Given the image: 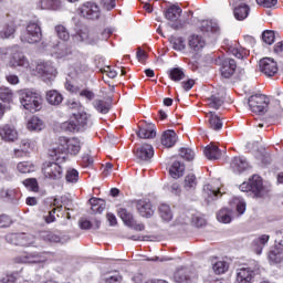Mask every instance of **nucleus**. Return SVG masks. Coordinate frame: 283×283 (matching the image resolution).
<instances>
[{"mask_svg":"<svg viewBox=\"0 0 283 283\" xmlns=\"http://www.w3.org/2000/svg\"><path fill=\"white\" fill-rule=\"evenodd\" d=\"M137 211L143 218H151L154 216V207L149 200H138Z\"/></svg>","mask_w":283,"mask_h":283,"instance_id":"obj_21","label":"nucleus"},{"mask_svg":"<svg viewBox=\"0 0 283 283\" xmlns=\"http://www.w3.org/2000/svg\"><path fill=\"white\" fill-rule=\"evenodd\" d=\"M203 154L208 160H219V158L222 157V151L216 145H208L205 148Z\"/></svg>","mask_w":283,"mask_h":283,"instance_id":"obj_31","label":"nucleus"},{"mask_svg":"<svg viewBox=\"0 0 283 283\" xmlns=\"http://www.w3.org/2000/svg\"><path fill=\"white\" fill-rule=\"evenodd\" d=\"M135 156L139 160H150V158H154V146L149 144H143L142 146L137 147Z\"/></svg>","mask_w":283,"mask_h":283,"instance_id":"obj_20","label":"nucleus"},{"mask_svg":"<svg viewBox=\"0 0 283 283\" xmlns=\"http://www.w3.org/2000/svg\"><path fill=\"white\" fill-rule=\"evenodd\" d=\"M19 102L21 107L31 114L41 112V107H43V97H41V94L30 88L19 91Z\"/></svg>","mask_w":283,"mask_h":283,"instance_id":"obj_2","label":"nucleus"},{"mask_svg":"<svg viewBox=\"0 0 283 283\" xmlns=\"http://www.w3.org/2000/svg\"><path fill=\"white\" fill-rule=\"evenodd\" d=\"M169 175L175 179L181 178L185 175V164L178 160L174 161L169 168Z\"/></svg>","mask_w":283,"mask_h":283,"instance_id":"obj_35","label":"nucleus"},{"mask_svg":"<svg viewBox=\"0 0 283 283\" xmlns=\"http://www.w3.org/2000/svg\"><path fill=\"white\" fill-rule=\"evenodd\" d=\"M189 48L195 52H200L205 48V40L199 35H191L189 38Z\"/></svg>","mask_w":283,"mask_h":283,"instance_id":"obj_42","label":"nucleus"},{"mask_svg":"<svg viewBox=\"0 0 283 283\" xmlns=\"http://www.w3.org/2000/svg\"><path fill=\"white\" fill-rule=\"evenodd\" d=\"M159 216L164 222H171V220H174V212L167 203H161L159 206Z\"/></svg>","mask_w":283,"mask_h":283,"instance_id":"obj_38","label":"nucleus"},{"mask_svg":"<svg viewBox=\"0 0 283 283\" xmlns=\"http://www.w3.org/2000/svg\"><path fill=\"white\" fill-rule=\"evenodd\" d=\"M231 167L234 171V174H242V171H245V169L249 168V163H247V159L242 157H234Z\"/></svg>","mask_w":283,"mask_h":283,"instance_id":"obj_33","label":"nucleus"},{"mask_svg":"<svg viewBox=\"0 0 283 283\" xmlns=\"http://www.w3.org/2000/svg\"><path fill=\"white\" fill-rule=\"evenodd\" d=\"M248 105L253 114H265L269 107V97L262 94H255L250 96Z\"/></svg>","mask_w":283,"mask_h":283,"instance_id":"obj_8","label":"nucleus"},{"mask_svg":"<svg viewBox=\"0 0 283 283\" xmlns=\"http://www.w3.org/2000/svg\"><path fill=\"white\" fill-rule=\"evenodd\" d=\"M240 191H243L245 193H253L255 197L262 196V191L264 189V185L262 184V177L258 175H253L252 178L249 179V181H244L239 187Z\"/></svg>","mask_w":283,"mask_h":283,"instance_id":"obj_7","label":"nucleus"},{"mask_svg":"<svg viewBox=\"0 0 283 283\" xmlns=\"http://www.w3.org/2000/svg\"><path fill=\"white\" fill-rule=\"evenodd\" d=\"M55 34L61 41H70V31L63 24H56Z\"/></svg>","mask_w":283,"mask_h":283,"instance_id":"obj_46","label":"nucleus"},{"mask_svg":"<svg viewBox=\"0 0 283 283\" xmlns=\"http://www.w3.org/2000/svg\"><path fill=\"white\" fill-rule=\"evenodd\" d=\"M260 268H241L237 270L235 283H253L255 275H259Z\"/></svg>","mask_w":283,"mask_h":283,"instance_id":"obj_15","label":"nucleus"},{"mask_svg":"<svg viewBox=\"0 0 283 283\" xmlns=\"http://www.w3.org/2000/svg\"><path fill=\"white\" fill-rule=\"evenodd\" d=\"M90 126H92V115L85 111L74 113L72 120L63 124V128L69 132H83V129H87Z\"/></svg>","mask_w":283,"mask_h":283,"instance_id":"obj_4","label":"nucleus"},{"mask_svg":"<svg viewBox=\"0 0 283 283\" xmlns=\"http://www.w3.org/2000/svg\"><path fill=\"white\" fill-rule=\"evenodd\" d=\"M19 174H32L34 171V166L30 161H20L17 165Z\"/></svg>","mask_w":283,"mask_h":283,"instance_id":"obj_51","label":"nucleus"},{"mask_svg":"<svg viewBox=\"0 0 283 283\" xmlns=\"http://www.w3.org/2000/svg\"><path fill=\"white\" fill-rule=\"evenodd\" d=\"M46 101L50 105H61L63 103V95L57 91H49L46 93Z\"/></svg>","mask_w":283,"mask_h":283,"instance_id":"obj_43","label":"nucleus"},{"mask_svg":"<svg viewBox=\"0 0 283 283\" xmlns=\"http://www.w3.org/2000/svg\"><path fill=\"white\" fill-rule=\"evenodd\" d=\"M9 53L12 54L9 61L10 67L34 74V70L30 66V61L21 51H14V49H0V59H6Z\"/></svg>","mask_w":283,"mask_h":283,"instance_id":"obj_3","label":"nucleus"},{"mask_svg":"<svg viewBox=\"0 0 283 283\" xmlns=\"http://www.w3.org/2000/svg\"><path fill=\"white\" fill-rule=\"evenodd\" d=\"M190 222L195 226V227H205V224H207V220H205V217L200 216V214H195Z\"/></svg>","mask_w":283,"mask_h":283,"instance_id":"obj_60","label":"nucleus"},{"mask_svg":"<svg viewBox=\"0 0 283 283\" xmlns=\"http://www.w3.org/2000/svg\"><path fill=\"white\" fill-rule=\"evenodd\" d=\"M65 178L67 182H78V170L69 169Z\"/></svg>","mask_w":283,"mask_h":283,"instance_id":"obj_59","label":"nucleus"},{"mask_svg":"<svg viewBox=\"0 0 283 283\" xmlns=\"http://www.w3.org/2000/svg\"><path fill=\"white\" fill-rule=\"evenodd\" d=\"M276 235L275 247L271 249L268 255L270 262L273 264H280L283 260V233L277 232Z\"/></svg>","mask_w":283,"mask_h":283,"instance_id":"obj_12","label":"nucleus"},{"mask_svg":"<svg viewBox=\"0 0 283 283\" xmlns=\"http://www.w3.org/2000/svg\"><path fill=\"white\" fill-rule=\"evenodd\" d=\"M0 138L6 143H14L19 138V133L14 125L4 124L0 126Z\"/></svg>","mask_w":283,"mask_h":283,"instance_id":"obj_18","label":"nucleus"},{"mask_svg":"<svg viewBox=\"0 0 283 283\" xmlns=\"http://www.w3.org/2000/svg\"><path fill=\"white\" fill-rule=\"evenodd\" d=\"M24 187L31 191H39V182L34 178H29L23 181Z\"/></svg>","mask_w":283,"mask_h":283,"instance_id":"obj_58","label":"nucleus"},{"mask_svg":"<svg viewBox=\"0 0 283 283\" xmlns=\"http://www.w3.org/2000/svg\"><path fill=\"white\" fill-rule=\"evenodd\" d=\"M19 272H6L0 274V283H17Z\"/></svg>","mask_w":283,"mask_h":283,"instance_id":"obj_48","label":"nucleus"},{"mask_svg":"<svg viewBox=\"0 0 283 283\" xmlns=\"http://www.w3.org/2000/svg\"><path fill=\"white\" fill-rule=\"evenodd\" d=\"M43 39V32L41 31V22L39 20L36 21H30L27 24L25 32L21 35L22 43H39Z\"/></svg>","mask_w":283,"mask_h":283,"instance_id":"obj_5","label":"nucleus"},{"mask_svg":"<svg viewBox=\"0 0 283 283\" xmlns=\"http://www.w3.org/2000/svg\"><path fill=\"white\" fill-rule=\"evenodd\" d=\"M223 103H224V97L212 95L210 98H208V105L212 109H220Z\"/></svg>","mask_w":283,"mask_h":283,"instance_id":"obj_53","label":"nucleus"},{"mask_svg":"<svg viewBox=\"0 0 283 283\" xmlns=\"http://www.w3.org/2000/svg\"><path fill=\"white\" fill-rule=\"evenodd\" d=\"M169 77L175 82L182 81V78H185V71L178 67L171 69L169 72Z\"/></svg>","mask_w":283,"mask_h":283,"instance_id":"obj_55","label":"nucleus"},{"mask_svg":"<svg viewBox=\"0 0 283 283\" xmlns=\"http://www.w3.org/2000/svg\"><path fill=\"white\" fill-rule=\"evenodd\" d=\"M234 202H237L238 213H240V216H242V213H244V211H247V203L240 198H234Z\"/></svg>","mask_w":283,"mask_h":283,"instance_id":"obj_62","label":"nucleus"},{"mask_svg":"<svg viewBox=\"0 0 283 283\" xmlns=\"http://www.w3.org/2000/svg\"><path fill=\"white\" fill-rule=\"evenodd\" d=\"M170 43H172L174 50L177 52H182L187 48V42L185 38H171Z\"/></svg>","mask_w":283,"mask_h":283,"instance_id":"obj_52","label":"nucleus"},{"mask_svg":"<svg viewBox=\"0 0 283 283\" xmlns=\"http://www.w3.org/2000/svg\"><path fill=\"white\" fill-rule=\"evenodd\" d=\"M176 143H178V135L176 134V132L171 129L164 132L161 136V145H164V147H174Z\"/></svg>","mask_w":283,"mask_h":283,"instance_id":"obj_24","label":"nucleus"},{"mask_svg":"<svg viewBox=\"0 0 283 283\" xmlns=\"http://www.w3.org/2000/svg\"><path fill=\"white\" fill-rule=\"evenodd\" d=\"M226 50L229 52V54L235 56V59H242L247 56V50L241 49L238 44H227Z\"/></svg>","mask_w":283,"mask_h":283,"instance_id":"obj_40","label":"nucleus"},{"mask_svg":"<svg viewBox=\"0 0 283 283\" xmlns=\"http://www.w3.org/2000/svg\"><path fill=\"white\" fill-rule=\"evenodd\" d=\"M12 224V219L6 214L0 216V228L6 229V227H10Z\"/></svg>","mask_w":283,"mask_h":283,"instance_id":"obj_64","label":"nucleus"},{"mask_svg":"<svg viewBox=\"0 0 283 283\" xmlns=\"http://www.w3.org/2000/svg\"><path fill=\"white\" fill-rule=\"evenodd\" d=\"M78 12L84 19H98L101 17V8L94 2H86L80 9Z\"/></svg>","mask_w":283,"mask_h":283,"instance_id":"obj_17","label":"nucleus"},{"mask_svg":"<svg viewBox=\"0 0 283 283\" xmlns=\"http://www.w3.org/2000/svg\"><path fill=\"white\" fill-rule=\"evenodd\" d=\"M80 151L81 140L78 138L60 137L59 143L49 150V156L57 163H65V154L77 156Z\"/></svg>","mask_w":283,"mask_h":283,"instance_id":"obj_1","label":"nucleus"},{"mask_svg":"<svg viewBox=\"0 0 283 283\" xmlns=\"http://www.w3.org/2000/svg\"><path fill=\"white\" fill-rule=\"evenodd\" d=\"M137 136L139 138H156V126L154 124H148L139 127Z\"/></svg>","mask_w":283,"mask_h":283,"instance_id":"obj_32","label":"nucleus"},{"mask_svg":"<svg viewBox=\"0 0 283 283\" xmlns=\"http://www.w3.org/2000/svg\"><path fill=\"white\" fill-rule=\"evenodd\" d=\"M61 8V0H39L36 2L38 10H59Z\"/></svg>","mask_w":283,"mask_h":283,"instance_id":"obj_29","label":"nucleus"},{"mask_svg":"<svg viewBox=\"0 0 283 283\" xmlns=\"http://www.w3.org/2000/svg\"><path fill=\"white\" fill-rule=\"evenodd\" d=\"M74 43H85L86 45H96L98 39H96V32L90 31L87 28L78 30L72 35Z\"/></svg>","mask_w":283,"mask_h":283,"instance_id":"obj_11","label":"nucleus"},{"mask_svg":"<svg viewBox=\"0 0 283 283\" xmlns=\"http://www.w3.org/2000/svg\"><path fill=\"white\" fill-rule=\"evenodd\" d=\"M196 187H198V179H196V175H187L184 180V191L186 196H190L196 191Z\"/></svg>","mask_w":283,"mask_h":283,"instance_id":"obj_23","label":"nucleus"},{"mask_svg":"<svg viewBox=\"0 0 283 283\" xmlns=\"http://www.w3.org/2000/svg\"><path fill=\"white\" fill-rule=\"evenodd\" d=\"M201 32H218V23L211 20H202L200 23Z\"/></svg>","mask_w":283,"mask_h":283,"instance_id":"obj_47","label":"nucleus"},{"mask_svg":"<svg viewBox=\"0 0 283 283\" xmlns=\"http://www.w3.org/2000/svg\"><path fill=\"white\" fill-rule=\"evenodd\" d=\"M50 258L48 252H31L23 253L15 258L18 264H45Z\"/></svg>","mask_w":283,"mask_h":283,"instance_id":"obj_6","label":"nucleus"},{"mask_svg":"<svg viewBox=\"0 0 283 283\" xmlns=\"http://www.w3.org/2000/svg\"><path fill=\"white\" fill-rule=\"evenodd\" d=\"M61 161H49L43 165L42 171L44 178L49 180H61L63 178V167L59 165Z\"/></svg>","mask_w":283,"mask_h":283,"instance_id":"obj_10","label":"nucleus"},{"mask_svg":"<svg viewBox=\"0 0 283 283\" xmlns=\"http://www.w3.org/2000/svg\"><path fill=\"white\" fill-rule=\"evenodd\" d=\"M80 227L81 229H101V220L95 219L93 223L88 220H81Z\"/></svg>","mask_w":283,"mask_h":283,"instance_id":"obj_54","label":"nucleus"},{"mask_svg":"<svg viewBox=\"0 0 283 283\" xmlns=\"http://www.w3.org/2000/svg\"><path fill=\"white\" fill-rule=\"evenodd\" d=\"M212 269L217 275H222V273H227V271H229V263L224 261H217L212 264Z\"/></svg>","mask_w":283,"mask_h":283,"instance_id":"obj_50","label":"nucleus"},{"mask_svg":"<svg viewBox=\"0 0 283 283\" xmlns=\"http://www.w3.org/2000/svg\"><path fill=\"white\" fill-rule=\"evenodd\" d=\"M90 203L93 213H103V211H105V203L103 199L91 198Z\"/></svg>","mask_w":283,"mask_h":283,"instance_id":"obj_45","label":"nucleus"},{"mask_svg":"<svg viewBox=\"0 0 283 283\" xmlns=\"http://www.w3.org/2000/svg\"><path fill=\"white\" fill-rule=\"evenodd\" d=\"M217 220L222 224H229L231 220H233V210L229 208H222L217 213Z\"/></svg>","mask_w":283,"mask_h":283,"instance_id":"obj_34","label":"nucleus"},{"mask_svg":"<svg viewBox=\"0 0 283 283\" xmlns=\"http://www.w3.org/2000/svg\"><path fill=\"white\" fill-rule=\"evenodd\" d=\"M259 70L268 77L275 76L277 74V62L271 57H263L259 62Z\"/></svg>","mask_w":283,"mask_h":283,"instance_id":"obj_16","label":"nucleus"},{"mask_svg":"<svg viewBox=\"0 0 283 283\" xmlns=\"http://www.w3.org/2000/svg\"><path fill=\"white\" fill-rule=\"evenodd\" d=\"M72 54V49L67 46L64 42H57L54 46L53 56L56 59H65Z\"/></svg>","mask_w":283,"mask_h":283,"instance_id":"obj_26","label":"nucleus"},{"mask_svg":"<svg viewBox=\"0 0 283 283\" xmlns=\"http://www.w3.org/2000/svg\"><path fill=\"white\" fill-rule=\"evenodd\" d=\"M118 216L120 220H123L124 224L126 227H129L130 229H134L135 231H145V224L135 221L134 214H132L127 209L120 208L118 210Z\"/></svg>","mask_w":283,"mask_h":283,"instance_id":"obj_14","label":"nucleus"},{"mask_svg":"<svg viewBox=\"0 0 283 283\" xmlns=\"http://www.w3.org/2000/svg\"><path fill=\"white\" fill-rule=\"evenodd\" d=\"M219 193L220 188H213L211 185L203 186V198H206L207 202L216 200Z\"/></svg>","mask_w":283,"mask_h":283,"instance_id":"obj_37","label":"nucleus"},{"mask_svg":"<svg viewBox=\"0 0 283 283\" xmlns=\"http://www.w3.org/2000/svg\"><path fill=\"white\" fill-rule=\"evenodd\" d=\"M207 118L210 129H213V132H220V129H222L223 123L220 116H218V114L209 112L207 113Z\"/></svg>","mask_w":283,"mask_h":283,"instance_id":"obj_30","label":"nucleus"},{"mask_svg":"<svg viewBox=\"0 0 283 283\" xmlns=\"http://www.w3.org/2000/svg\"><path fill=\"white\" fill-rule=\"evenodd\" d=\"M174 280L177 283H189L191 282V270L187 268L178 269L174 274Z\"/></svg>","mask_w":283,"mask_h":283,"instance_id":"obj_25","label":"nucleus"},{"mask_svg":"<svg viewBox=\"0 0 283 283\" xmlns=\"http://www.w3.org/2000/svg\"><path fill=\"white\" fill-rule=\"evenodd\" d=\"M237 67L238 64L235 63V60L229 57L224 59L221 62L220 67L221 76H223V78H231V76L235 74Z\"/></svg>","mask_w":283,"mask_h":283,"instance_id":"obj_19","label":"nucleus"},{"mask_svg":"<svg viewBox=\"0 0 283 283\" xmlns=\"http://www.w3.org/2000/svg\"><path fill=\"white\" fill-rule=\"evenodd\" d=\"M112 34H114V30L105 29L101 34L96 33L95 39H98V42L107 41V39H109V36H112Z\"/></svg>","mask_w":283,"mask_h":283,"instance_id":"obj_61","label":"nucleus"},{"mask_svg":"<svg viewBox=\"0 0 283 283\" xmlns=\"http://www.w3.org/2000/svg\"><path fill=\"white\" fill-rule=\"evenodd\" d=\"M14 32H17V27L13 22L7 23L3 25L2 30L0 31L1 39H10L14 36Z\"/></svg>","mask_w":283,"mask_h":283,"instance_id":"obj_44","label":"nucleus"},{"mask_svg":"<svg viewBox=\"0 0 283 283\" xmlns=\"http://www.w3.org/2000/svg\"><path fill=\"white\" fill-rule=\"evenodd\" d=\"M269 240H270L269 234H263L253 241L254 251H255L256 255H262L264 245L266 244V242H269Z\"/></svg>","mask_w":283,"mask_h":283,"instance_id":"obj_41","label":"nucleus"},{"mask_svg":"<svg viewBox=\"0 0 283 283\" xmlns=\"http://www.w3.org/2000/svg\"><path fill=\"white\" fill-rule=\"evenodd\" d=\"M249 12H251V8L247 3H239L233 9L234 19L237 21H244L249 17Z\"/></svg>","mask_w":283,"mask_h":283,"instance_id":"obj_22","label":"nucleus"},{"mask_svg":"<svg viewBox=\"0 0 283 283\" xmlns=\"http://www.w3.org/2000/svg\"><path fill=\"white\" fill-rule=\"evenodd\" d=\"M93 107L99 114H107L109 112V104L107 102H105L104 99H95L93 102Z\"/></svg>","mask_w":283,"mask_h":283,"instance_id":"obj_49","label":"nucleus"},{"mask_svg":"<svg viewBox=\"0 0 283 283\" xmlns=\"http://www.w3.org/2000/svg\"><path fill=\"white\" fill-rule=\"evenodd\" d=\"M0 101L7 103V105H12L14 103V93H12V90L4 86L0 87Z\"/></svg>","mask_w":283,"mask_h":283,"instance_id":"obj_39","label":"nucleus"},{"mask_svg":"<svg viewBox=\"0 0 283 283\" xmlns=\"http://www.w3.org/2000/svg\"><path fill=\"white\" fill-rule=\"evenodd\" d=\"M6 240L15 247H34L36 244L34 235L27 233H10L7 234Z\"/></svg>","mask_w":283,"mask_h":283,"instance_id":"obj_9","label":"nucleus"},{"mask_svg":"<svg viewBox=\"0 0 283 283\" xmlns=\"http://www.w3.org/2000/svg\"><path fill=\"white\" fill-rule=\"evenodd\" d=\"M179 155L184 160L191 161L196 158V151H193L191 148H181L179 150Z\"/></svg>","mask_w":283,"mask_h":283,"instance_id":"obj_56","label":"nucleus"},{"mask_svg":"<svg viewBox=\"0 0 283 283\" xmlns=\"http://www.w3.org/2000/svg\"><path fill=\"white\" fill-rule=\"evenodd\" d=\"M263 42L266 43V45H273L275 43V32L274 31H264L262 33Z\"/></svg>","mask_w":283,"mask_h":283,"instance_id":"obj_57","label":"nucleus"},{"mask_svg":"<svg viewBox=\"0 0 283 283\" xmlns=\"http://www.w3.org/2000/svg\"><path fill=\"white\" fill-rule=\"evenodd\" d=\"M45 128V124L38 116H32L27 123L29 132H41Z\"/></svg>","mask_w":283,"mask_h":283,"instance_id":"obj_36","label":"nucleus"},{"mask_svg":"<svg viewBox=\"0 0 283 283\" xmlns=\"http://www.w3.org/2000/svg\"><path fill=\"white\" fill-rule=\"evenodd\" d=\"M256 3L262 8H273L277 6V0H256Z\"/></svg>","mask_w":283,"mask_h":283,"instance_id":"obj_63","label":"nucleus"},{"mask_svg":"<svg viewBox=\"0 0 283 283\" xmlns=\"http://www.w3.org/2000/svg\"><path fill=\"white\" fill-rule=\"evenodd\" d=\"M40 238L41 240H44V242H51L53 244H56L59 242L61 244H65V242H67V240H65L64 238H61L59 234L50 231L40 232Z\"/></svg>","mask_w":283,"mask_h":283,"instance_id":"obj_28","label":"nucleus"},{"mask_svg":"<svg viewBox=\"0 0 283 283\" xmlns=\"http://www.w3.org/2000/svg\"><path fill=\"white\" fill-rule=\"evenodd\" d=\"M180 14H182V9L174 4L166 10L165 18L171 23H178V19H180Z\"/></svg>","mask_w":283,"mask_h":283,"instance_id":"obj_27","label":"nucleus"},{"mask_svg":"<svg viewBox=\"0 0 283 283\" xmlns=\"http://www.w3.org/2000/svg\"><path fill=\"white\" fill-rule=\"evenodd\" d=\"M36 72L43 81H53L56 77V67H54L52 62H39Z\"/></svg>","mask_w":283,"mask_h":283,"instance_id":"obj_13","label":"nucleus"}]
</instances>
